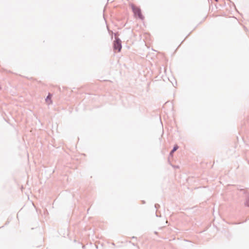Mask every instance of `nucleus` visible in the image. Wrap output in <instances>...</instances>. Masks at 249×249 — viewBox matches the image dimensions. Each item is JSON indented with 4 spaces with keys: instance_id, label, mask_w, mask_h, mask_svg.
Here are the masks:
<instances>
[{
    "instance_id": "obj_1",
    "label": "nucleus",
    "mask_w": 249,
    "mask_h": 249,
    "mask_svg": "<svg viewBox=\"0 0 249 249\" xmlns=\"http://www.w3.org/2000/svg\"><path fill=\"white\" fill-rule=\"evenodd\" d=\"M131 7L136 17H137L142 20L144 19V17L142 15L141 10L139 7L134 5H132Z\"/></svg>"
},
{
    "instance_id": "obj_2",
    "label": "nucleus",
    "mask_w": 249,
    "mask_h": 249,
    "mask_svg": "<svg viewBox=\"0 0 249 249\" xmlns=\"http://www.w3.org/2000/svg\"><path fill=\"white\" fill-rule=\"evenodd\" d=\"M113 48L114 51L119 52L121 51L122 49L121 41L118 38H116V40L114 41L113 44Z\"/></svg>"
},
{
    "instance_id": "obj_3",
    "label": "nucleus",
    "mask_w": 249,
    "mask_h": 249,
    "mask_svg": "<svg viewBox=\"0 0 249 249\" xmlns=\"http://www.w3.org/2000/svg\"><path fill=\"white\" fill-rule=\"evenodd\" d=\"M51 97H52V94L50 93V94H49V95L47 97V98L46 99V102L49 105H50L52 103V101L51 100Z\"/></svg>"
},
{
    "instance_id": "obj_4",
    "label": "nucleus",
    "mask_w": 249,
    "mask_h": 249,
    "mask_svg": "<svg viewBox=\"0 0 249 249\" xmlns=\"http://www.w3.org/2000/svg\"><path fill=\"white\" fill-rule=\"evenodd\" d=\"M178 148V146L177 145H175L173 148V149L171 152V154H172L175 151H176Z\"/></svg>"
},
{
    "instance_id": "obj_5",
    "label": "nucleus",
    "mask_w": 249,
    "mask_h": 249,
    "mask_svg": "<svg viewBox=\"0 0 249 249\" xmlns=\"http://www.w3.org/2000/svg\"><path fill=\"white\" fill-rule=\"evenodd\" d=\"M216 1H217L218 0H215Z\"/></svg>"
}]
</instances>
